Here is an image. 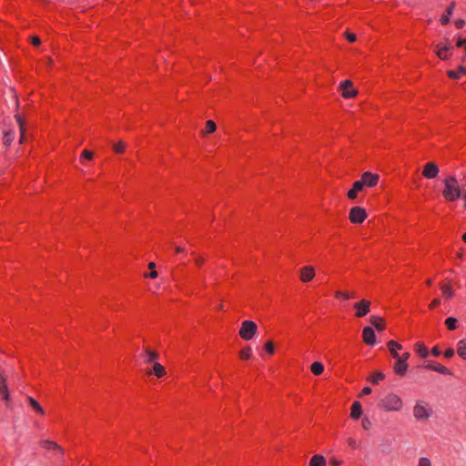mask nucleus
<instances>
[{
	"mask_svg": "<svg viewBox=\"0 0 466 466\" xmlns=\"http://www.w3.org/2000/svg\"><path fill=\"white\" fill-rule=\"evenodd\" d=\"M350 445L354 448L356 446V441L352 439L350 440Z\"/></svg>",
	"mask_w": 466,
	"mask_h": 466,
	"instance_id": "6e6d98bb",
	"label": "nucleus"
},
{
	"mask_svg": "<svg viewBox=\"0 0 466 466\" xmlns=\"http://www.w3.org/2000/svg\"><path fill=\"white\" fill-rule=\"evenodd\" d=\"M362 424H363V428H364L365 430H367V429H368V425H370V422L367 419H365V420H363Z\"/></svg>",
	"mask_w": 466,
	"mask_h": 466,
	"instance_id": "5fc2aeb1",
	"label": "nucleus"
},
{
	"mask_svg": "<svg viewBox=\"0 0 466 466\" xmlns=\"http://www.w3.org/2000/svg\"><path fill=\"white\" fill-rule=\"evenodd\" d=\"M372 391L371 388L370 387H365L363 390H362V392H360V396H365V395H369L370 394Z\"/></svg>",
	"mask_w": 466,
	"mask_h": 466,
	"instance_id": "09e8293b",
	"label": "nucleus"
},
{
	"mask_svg": "<svg viewBox=\"0 0 466 466\" xmlns=\"http://www.w3.org/2000/svg\"><path fill=\"white\" fill-rule=\"evenodd\" d=\"M410 357V354L408 351L404 352L402 355L399 354V360H401L405 362H407V360H409Z\"/></svg>",
	"mask_w": 466,
	"mask_h": 466,
	"instance_id": "a18cd8bd",
	"label": "nucleus"
},
{
	"mask_svg": "<svg viewBox=\"0 0 466 466\" xmlns=\"http://www.w3.org/2000/svg\"><path fill=\"white\" fill-rule=\"evenodd\" d=\"M441 293L442 296L445 297L446 299H452L454 296V291L452 289V287L451 286H441Z\"/></svg>",
	"mask_w": 466,
	"mask_h": 466,
	"instance_id": "b1692460",
	"label": "nucleus"
},
{
	"mask_svg": "<svg viewBox=\"0 0 466 466\" xmlns=\"http://www.w3.org/2000/svg\"><path fill=\"white\" fill-rule=\"evenodd\" d=\"M441 303V299H434L431 304V309H433L434 307H437L439 306Z\"/></svg>",
	"mask_w": 466,
	"mask_h": 466,
	"instance_id": "3c124183",
	"label": "nucleus"
},
{
	"mask_svg": "<svg viewBox=\"0 0 466 466\" xmlns=\"http://www.w3.org/2000/svg\"><path fill=\"white\" fill-rule=\"evenodd\" d=\"M147 277H149L150 279H156L157 277V272L154 269H151Z\"/></svg>",
	"mask_w": 466,
	"mask_h": 466,
	"instance_id": "864d4df0",
	"label": "nucleus"
},
{
	"mask_svg": "<svg viewBox=\"0 0 466 466\" xmlns=\"http://www.w3.org/2000/svg\"><path fill=\"white\" fill-rule=\"evenodd\" d=\"M155 267H156V265L153 262H150V264H149L150 269H154Z\"/></svg>",
	"mask_w": 466,
	"mask_h": 466,
	"instance_id": "4d7b16f0",
	"label": "nucleus"
},
{
	"mask_svg": "<svg viewBox=\"0 0 466 466\" xmlns=\"http://www.w3.org/2000/svg\"><path fill=\"white\" fill-rule=\"evenodd\" d=\"M464 208H466V202L464 203Z\"/></svg>",
	"mask_w": 466,
	"mask_h": 466,
	"instance_id": "052dcab7",
	"label": "nucleus"
},
{
	"mask_svg": "<svg viewBox=\"0 0 466 466\" xmlns=\"http://www.w3.org/2000/svg\"><path fill=\"white\" fill-rule=\"evenodd\" d=\"M367 218V213L364 208L355 207L350 208V220L352 223L360 224L365 221Z\"/></svg>",
	"mask_w": 466,
	"mask_h": 466,
	"instance_id": "423d86ee",
	"label": "nucleus"
},
{
	"mask_svg": "<svg viewBox=\"0 0 466 466\" xmlns=\"http://www.w3.org/2000/svg\"><path fill=\"white\" fill-rule=\"evenodd\" d=\"M413 350L416 351L420 358H427L429 356V350L421 341H418L413 345Z\"/></svg>",
	"mask_w": 466,
	"mask_h": 466,
	"instance_id": "dca6fc26",
	"label": "nucleus"
},
{
	"mask_svg": "<svg viewBox=\"0 0 466 466\" xmlns=\"http://www.w3.org/2000/svg\"><path fill=\"white\" fill-rule=\"evenodd\" d=\"M16 122L18 124L19 130H21V139L24 137L25 133V123L21 116H15Z\"/></svg>",
	"mask_w": 466,
	"mask_h": 466,
	"instance_id": "7c9ffc66",
	"label": "nucleus"
},
{
	"mask_svg": "<svg viewBox=\"0 0 466 466\" xmlns=\"http://www.w3.org/2000/svg\"><path fill=\"white\" fill-rule=\"evenodd\" d=\"M456 324H457V319L453 317H450L448 319H446L445 320V325L447 326V329L449 330H455L456 329Z\"/></svg>",
	"mask_w": 466,
	"mask_h": 466,
	"instance_id": "cd10ccee",
	"label": "nucleus"
},
{
	"mask_svg": "<svg viewBox=\"0 0 466 466\" xmlns=\"http://www.w3.org/2000/svg\"><path fill=\"white\" fill-rule=\"evenodd\" d=\"M0 393L2 394L3 400L7 402L9 400V391H8L6 380L1 374H0Z\"/></svg>",
	"mask_w": 466,
	"mask_h": 466,
	"instance_id": "f3484780",
	"label": "nucleus"
},
{
	"mask_svg": "<svg viewBox=\"0 0 466 466\" xmlns=\"http://www.w3.org/2000/svg\"><path fill=\"white\" fill-rule=\"evenodd\" d=\"M92 152L88 149H85L82 153V157H84L86 160H91L92 159Z\"/></svg>",
	"mask_w": 466,
	"mask_h": 466,
	"instance_id": "ea45409f",
	"label": "nucleus"
},
{
	"mask_svg": "<svg viewBox=\"0 0 466 466\" xmlns=\"http://www.w3.org/2000/svg\"><path fill=\"white\" fill-rule=\"evenodd\" d=\"M41 445H42V448H44V449L54 450V451H56L57 452H59L60 454L63 453L62 448L51 441H44L41 442Z\"/></svg>",
	"mask_w": 466,
	"mask_h": 466,
	"instance_id": "412c9836",
	"label": "nucleus"
},
{
	"mask_svg": "<svg viewBox=\"0 0 466 466\" xmlns=\"http://www.w3.org/2000/svg\"><path fill=\"white\" fill-rule=\"evenodd\" d=\"M336 298L339 299H344V300H348L350 299V296L349 293L347 292H344V291H337L336 292Z\"/></svg>",
	"mask_w": 466,
	"mask_h": 466,
	"instance_id": "72a5a7b5",
	"label": "nucleus"
},
{
	"mask_svg": "<svg viewBox=\"0 0 466 466\" xmlns=\"http://www.w3.org/2000/svg\"><path fill=\"white\" fill-rule=\"evenodd\" d=\"M358 193H359V192H358V191H356L355 189L350 188V189L349 190V192H348V197H349V198H350V199H351V200H352V199H354V198H357Z\"/></svg>",
	"mask_w": 466,
	"mask_h": 466,
	"instance_id": "a19ab883",
	"label": "nucleus"
},
{
	"mask_svg": "<svg viewBox=\"0 0 466 466\" xmlns=\"http://www.w3.org/2000/svg\"><path fill=\"white\" fill-rule=\"evenodd\" d=\"M364 187H365V185H364L363 182H361L360 180H356V181L353 182L351 188H353L356 191L360 192V191L363 190Z\"/></svg>",
	"mask_w": 466,
	"mask_h": 466,
	"instance_id": "473e14b6",
	"label": "nucleus"
},
{
	"mask_svg": "<svg viewBox=\"0 0 466 466\" xmlns=\"http://www.w3.org/2000/svg\"><path fill=\"white\" fill-rule=\"evenodd\" d=\"M264 350H266L268 354H273L275 351V346L272 342L268 341L266 345H264Z\"/></svg>",
	"mask_w": 466,
	"mask_h": 466,
	"instance_id": "e433bc0d",
	"label": "nucleus"
},
{
	"mask_svg": "<svg viewBox=\"0 0 466 466\" xmlns=\"http://www.w3.org/2000/svg\"><path fill=\"white\" fill-rule=\"evenodd\" d=\"M431 354L434 356V357H440L441 356V350L439 349L438 346H434L431 350Z\"/></svg>",
	"mask_w": 466,
	"mask_h": 466,
	"instance_id": "49530a36",
	"label": "nucleus"
},
{
	"mask_svg": "<svg viewBox=\"0 0 466 466\" xmlns=\"http://www.w3.org/2000/svg\"><path fill=\"white\" fill-rule=\"evenodd\" d=\"M439 172L440 168L436 163L427 162L423 168L422 175L428 179H432L439 175Z\"/></svg>",
	"mask_w": 466,
	"mask_h": 466,
	"instance_id": "6e6552de",
	"label": "nucleus"
},
{
	"mask_svg": "<svg viewBox=\"0 0 466 466\" xmlns=\"http://www.w3.org/2000/svg\"><path fill=\"white\" fill-rule=\"evenodd\" d=\"M457 354L463 360H466V339H461L457 343Z\"/></svg>",
	"mask_w": 466,
	"mask_h": 466,
	"instance_id": "5701e85b",
	"label": "nucleus"
},
{
	"mask_svg": "<svg viewBox=\"0 0 466 466\" xmlns=\"http://www.w3.org/2000/svg\"><path fill=\"white\" fill-rule=\"evenodd\" d=\"M327 461L321 455H314L309 461V466H326Z\"/></svg>",
	"mask_w": 466,
	"mask_h": 466,
	"instance_id": "aec40b11",
	"label": "nucleus"
},
{
	"mask_svg": "<svg viewBox=\"0 0 466 466\" xmlns=\"http://www.w3.org/2000/svg\"><path fill=\"white\" fill-rule=\"evenodd\" d=\"M454 25H455V27L457 29H461L464 25H465V22L462 18H457L455 21H454Z\"/></svg>",
	"mask_w": 466,
	"mask_h": 466,
	"instance_id": "58836bf2",
	"label": "nucleus"
},
{
	"mask_svg": "<svg viewBox=\"0 0 466 466\" xmlns=\"http://www.w3.org/2000/svg\"><path fill=\"white\" fill-rule=\"evenodd\" d=\"M461 75V72L455 71V70H449V72H448L449 77L453 78V79L460 78Z\"/></svg>",
	"mask_w": 466,
	"mask_h": 466,
	"instance_id": "4c0bfd02",
	"label": "nucleus"
},
{
	"mask_svg": "<svg viewBox=\"0 0 466 466\" xmlns=\"http://www.w3.org/2000/svg\"><path fill=\"white\" fill-rule=\"evenodd\" d=\"M353 308L357 309L356 317L363 318L370 310V301L365 299H360L353 305Z\"/></svg>",
	"mask_w": 466,
	"mask_h": 466,
	"instance_id": "0eeeda50",
	"label": "nucleus"
},
{
	"mask_svg": "<svg viewBox=\"0 0 466 466\" xmlns=\"http://www.w3.org/2000/svg\"><path fill=\"white\" fill-rule=\"evenodd\" d=\"M324 370L323 364L321 362L316 361L311 364V371L314 375L319 376Z\"/></svg>",
	"mask_w": 466,
	"mask_h": 466,
	"instance_id": "393cba45",
	"label": "nucleus"
},
{
	"mask_svg": "<svg viewBox=\"0 0 466 466\" xmlns=\"http://www.w3.org/2000/svg\"><path fill=\"white\" fill-rule=\"evenodd\" d=\"M363 413V410H361L360 403L359 401H355L351 405L350 416L353 420H358L361 414Z\"/></svg>",
	"mask_w": 466,
	"mask_h": 466,
	"instance_id": "a211bd4d",
	"label": "nucleus"
},
{
	"mask_svg": "<svg viewBox=\"0 0 466 466\" xmlns=\"http://www.w3.org/2000/svg\"><path fill=\"white\" fill-rule=\"evenodd\" d=\"M15 139V132L14 131H7L4 133L3 136V143L6 146H9L13 140Z\"/></svg>",
	"mask_w": 466,
	"mask_h": 466,
	"instance_id": "a878e982",
	"label": "nucleus"
},
{
	"mask_svg": "<svg viewBox=\"0 0 466 466\" xmlns=\"http://www.w3.org/2000/svg\"><path fill=\"white\" fill-rule=\"evenodd\" d=\"M157 354L152 350H146L145 361L147 363H153V373L157 378H161L165 375V368L163 365L157 362Z\"/></svg>",
	"mask_w": 466,
	"mask_h": 466,
	"instance_id": "20e7f679",
	"label": "nucleus"
},
{
	"mask_svg": "<svg viewBox=\"0 0 466 466\" xmlns=\"http://www.w3.org/2000/svg\"><path fill=\"white\" fill-rule=\"evenodd\" d=\"M315 275L314 268L311 266H307L300 270V279L304 282L310 281L313 279Z\"/></svg>",
	"mask_w": 466,
	"mask_h": 466,
	"instance_id": "2eb2a0df",
	"label": "nucleus"
},
{
	"mask_svg": "<svg viewBox=\"0 0 466 466\" xmlns=\"http://www.w3.org/2000/svg\"><path fill=\"white\" fill-rule=\"evenodd\" d=\"M346 39H348L350 43H353L356 41L357 37L355 34L348 33V35H346Z\"/></svg>",
	"mask_w": 466,
	"mask_h": 466,
	"instance_id": "de8ad7c7",
	"label": "nucleus"
},
{
	"mask_svg": "<svg viewBox=\"0 0 466 466\" xmlns=\"http://www.w3.org/2000/svg\"><path fill=\"white\" fill-rule=\"evenodd\" d=\"M418 466H431V461L426 457H420L419 459Z\"/></svg>",
	"mask_w": 466,
	"mask_h": 466,
	"instance_id": "c9c22d12",
	"label": "nucleus"
},
{
	"mask_svg": "<svg viewBox=\"0 0 466 466\" xmlns=\"http://www.w3.org/2000/svg\"><path fill=\"white\" fill-rule=\"evenodd\" d=\"M371 323L376 328V329H379V330L383 329V325L381 324L380 319L372 318Z\"/></svg>",
	"mask_w": 466,
	"mask_h": 466,
	"instance_id": "f704fd0d",
	"label": "nucleus"
},
{
	"mask_svg": "<svg viewBox=\"0 0 466 466\" xmlns=\"http://www.w3.org/2000/svg\"><path fill=\"white\" fill-rule=\"evenodd\" d=\"M462 240L466 243V233H463V235H462Z\"/></svg>",
	"mask_w": 466,
	"mask_h": 466,
	"instance_id": "13d9d810",
	"label": "nucleus"
},
{
	"mask_svg": "<svg viewBox=\"0 0 466 466\" xmlns=\"http://www.w3.org/2000/svg\"><path fill=\"white\" fill-rule=\"evenodd\" d=\"M425 369L437 371L442 375H452V371L448 368L432 360L428 361L427 364H425Z\"/></svg>",
	"mask_w": 466,
	"mask_h": 466,
	"instance_id": "9b49d317",
	"label": "nucleus"
},
{
	"mask_svg": "<svg viewBox=\"0 0 466 466\" xmlns=\"http://www.w3.org/2000/svg\"><path fill=\"white\" fill-rule=\"evenodd\" d=\"M331 466H339L341 464V461H338L336 459H331L329 461Z\"/></svg>",
	"mask_w": 466,
	"mask_h": 466,
	"instance_id": "603ef678",
	"label": "nucleus"
},
{
	"mask_svg": "<svg viewBox=\"0 0 466 466\" xmlns=\"http://www.w3.org/2000/svg\"><path fill=\"white\" fill-rule=\"evenodd\" d=\"M257 331V324L252 320H245L239 329L240 338L249 340L254 338Z\"/></svg>",
	"mask_w": 466,
	"mask_h": 466,
	"instance_id": "39448f33",
	"label": "nucleus"
},
{
	"mask_svg": "<svg viewBox=\"0 0 466 466\" xmlns=\"http://www.w3.org/2000/svg\"><path fill=\"white\" fill-rule=\"evenodd\" d=\"M379 407L383 410L388 411H400L402 410L403 401L395 393H389L381 398L379 402Z\"/></svg>",
	"mask_w": 466,
	"mask_h": 466,
	"instance_id": "f03ea898",
	"label": "nucleus"
},
{
	"mask_svg": "<svg viewBox=\"0 0 466 466\" xmlns=\"http://www.w3.org/2000/svg\"><path fill=\"white\" fill-rule=\"evenodd\" d=\"M388 349H389L391 358H394V354L398 353L397 350L402 349V345L395 340H390L388 342Z\"/></svg>",
	"mask_w": 466,
	"mask_h": 466,
	"instance_id": "4be33fe9",
	"label": "nucleus"
},
{
	"mask_svg": "<svg viewBox=\"0 0 466 466\" xmlns=\"http://www.w3.org/2000/svg\"><path fill=\"white\" fill-rule=\"evenodd\" d=\"M27 400H29V403L35 411H36L39 414H43L45 412L41 408L40 404L32 397H27Z\"/></svg>",
	"mask_w": 466,
	"mask_h": 466,
	"instance_id": "bb28decb",
	"label": "nucleus"
},
{
	"mask_svg": "<svg viewBox=\"0 0 466 466\" xmlns=\"http://www.w3.org/2000/svg\"><path fill=\"white\" fill-rule=\"evenodd\" d=\"M206 133L211 134L217 129V125L212 120H208L205 125Z\"/></svg>",
	"mask_w": 466,
	"mask_h": 466,
	"instance_id": "c756f323",
	"label": "nucleus"
},
{
	"mask_svg": "<svg viewBox=\"0 0 466 466\" xmlns=\"http://www.w3.org/2000/svg\"><path fill=\"white\" fill-rule=\"evenodd\" d=\"M363 339L366 345H374L375 344V332L373 329L370 326H367L363 329Z\"/></svg>",
	"mask_w": 466,
	"mask_h": 466,
	"instance_id": "ddd939ff",
	"label": "nucleus"
},
{
	"mask_svg": "<svg viewBox=\"0 0 466 466\" xmlns=\"http://www.w3.org/2000/svg\"><path fill=\"white\" fill-rule=\"evenodd\" d=\"M41 41H40V38L37 37V36H34L32 38V45L35 46H38L40 45Z\"/></svg>",
	"mask_w": 466,
	"mask_h": 466,
	"instance_id": "8fccbe9b",
	"label": "nucleus"
},
{
	"mask_svg": "<svg viewBox=\"0 0 466 466\" xmlns=\"http://www.w3.org/2000/svg\"><path fill=\"white\" fill-rule=\"evenodd\" d=\"M394 359L396 361L393 366V370L398 376L403 377L409 369V364L401 360H399V353L394 354Z\"/></svg>",
	"mask_w": 466,
	"mask_h": 466,
	"instance_id": "1a4fd4ad",
	"label": "nucleus"
},
{
	"mask_svg": "<svg viewBox=\"0 0 466 466\" xmlns=\"http://www.w3.org/2000/svg\"><path fill=\"white\" fill-rule=\"evenodd\" d=\"M114 149L116 153H122L124 149V145L122 142H119L115 145Z\"/></svg>",
	"mask_w": 466,
	"mask_h": 466,
	"instance_id": "79ce46f5",
	"label": "nucleus"
},
{
	"mask_svg": "<svg viewBox=\"0 0 466 466\" xmlns=\"http://www.w3.org/2000/svg\"><path fill=\"white\" fill-rule=\"evenodd\" d=\"M457 47H464L466 49V39L459 38L456 43Z\"/></svg>",
	"mask_w": 466,
	"mask_h": 466,
	"instance_id": "c03bdc74",
	"label": "nucleus"
},
{
	"mask_svg": "<svg viewBox=\"0 0 466 466\" xmlns=\"http://www.w3.org/2000/svg\"><path fill=\"white\" fill-rule=\"evenodd\" d=\"M432 413L431 406L424 400H418L415 406H413L412 414L417 421H426L432 416Z\"/></svg>",
	"mask_w": 466,
	"mask_h": 466,
	"instance_id": "7ed1b4c3",
	"label": "nucleus"
},
{
	"mask_svg": "<svg viewBox=\"0 0 466 466\" xmlns=\"http://www.w3.org/2000/svg\"><path fill=\"white\" fill-rule=\"evenodd\" d=\"M464 199L466 200V194L464 195Z\"/></svg>",
	"mask_w": 466,
	"mask_h": 466,
	"instance_id": "680f3d73",
	"label": "nucleus"
},
{
	"mask_svg": "<svg viewBox=\"0 0 466 466\" xmlns=\"http://www.w3.org/2000/svg\"><path fill=\"white\" fill-rule=\"evenodd\" d=\"M452 49V46L449 44H446L444 46H441V44L438 45V56L441 60H448L451 57L450 51Z\"/></svg>",
	"mask_w": 466,
	"mask_h": 466,
	"instance_id": "4468645a",
	"label": "nucleus"
},
{
	"mask_svg": "<svg viewBox=\"0 0 466 466\" xmlns=\"http://www.w3.org/2000/svg\"><path fill=\"white\" fill-rule=\"evenodd\" d=\"M445 187L442 189V196L448 201H456L461 198L460 184L454 176H450L444 180Z\"/></svg>",
	"mask_w": 466,
	"mask_h": 466,
	"instance_id": "f257e3e1",
	"label": "nucleus"
},
{
	"mask_svg": "<svg viewBox=\"0 0 466 466\" xmlns=\"http://www.w3.org/2000/svg\"><path fill=\"white\" fill-rule=\"evenodd\" d=\"M380 180V176L376 174H372L370 172H365L362 177H360V181L364 183V185L368 187H373L377 185Z\"/></svg>",
	"mask_w": 466,
	"mask_h": 466,
	"instance_id": "9d476101",
	"label": "nucleus"
},
{
	"mask_svg": "<svg viewBox=\"0 0 466 466\" xmlns=\"http://www.w3.org/2000/svg\"><path fill=\"white\" fill-rule=\"evenodd\" d=\"M459 72H461V73H464V72H465V70H464V68H463L462 66H461V67H460V71H459Z\"/></svg>",
	"mask_w": 466,
	"mask_h": 466,
	"instance_id": "bf43d9fd",
	"label": "nucleus"
},
{
	"mask_svg": "<svg viewBox=\"0 0 466 466\" xmlns=\"http://www.w3.org/2000/svg\"><path fill=\"white\" fill-rule=\"evenodd\" d=\"M340 89L342 91V96L345 98H350L357 95V90L353 88L350 80H344L340 84Z\"/></svg>",
	"mask_w": 466,
	"mask_h": 466,
	"instance_id": "f8f14e48",
	"label": "nucleus"
},
{
	"mask_svg": "<svg viewBox=\"0 0 466 466\" xmlns=\"http://www.w3.org/2000/svg\"><path fill=\"white\" fill-rule=\"evenodd\" d=\"M252 355V350L249 347H247L240 350V358L244 360H248Z\"/></svg>",
	"mask_w": 466,
	"mask_h": 466,
	"instance_id": "2f4dec72",
	"label": "nucleus"
},
{
	"mask_svg": "<svg viewBox=\"0 0 466 466\" xmlns=\"http://www.w3.org/2000/svg\"><path fill=\"white\" fill-rule=\"evenodd\" d=\"M454 354H455V351L453 349H448L445 350L444 352V356L445 358H453L454 357Z\"/></svg>",
	"mask_w": 466,
	"mask_h": 466,
	"instance_id": "37998d69",
	"label": "nucleus"
},
{
	"mask_svg": "<svg viewBox=\"0 0 466 466\" xmlns=\"http://www.w3.org/2000/svg\"><path fill=\"white\" fill-rule=\"evenodd\" d=\"M384 379V374L381 371H376L374 374L370 377V381L373 384H378L380 381H381Z\"/></svg>",
	"mask_w": 466,
	"mask_h": 466,
	"instance_id": "c85d7f7f",
	"label": "nucleus"
},
{
	"mask_svg": "<svg viewBox=\"0 0 466 466\" xmlns=\"http://www.w3.org/2000/svg\"><path fill=\"white\" fill-rule=\"evenodd\" d=\"M453 11H454V4L448 5V7L446 8L445 14H442L440 18V22L441 25H447L450 23V15H451L453 14Z\"/></svg>",
	"mask_w": 466,
	"mask_h": 466,
	"instance_id": "6ab92c4d",
	"label": "nucleus"
}]
</instances>
